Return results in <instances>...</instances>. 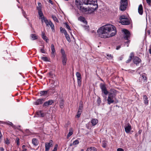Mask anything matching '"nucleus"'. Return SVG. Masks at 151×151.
<instances>
[{
	"label": "nucleus",
	"mask_w": 151,
	"mask_h": 151,
	"mask_svg": "<svg viewBox=\"0 0 151 151\" xmlns=\"http://www.w3.org/2000/svg\"><path fill=\"white\" fill-rule=\"evenodd\" d=\"M85 5H90L95 6L92 9L85 7L81 0H76V4L77 8L83 13L86 14H91L93 12L94 9H96L98 7L97 0H82Z\"/></svg>",
	"instance_id": "1"
},
{
	"label": "nucleus",
	"mask_w": 151,
	"mask_h": 151,
	"mask_svg": "<svg viewBox=\"0 0 151 151\" xmlns=\"http://www.w3.org/2000/svg\"><path fill=\"white\" fill-rule=\"evenodd\" d=\"M97 32L100 37L106 38L114 36L116 34V29L112 24H106L99 29Z\"/></svg>",
	"instance_id": "2"
},
{
	"label": "nucleus",
	"mask_w": 151,
	"mask_h": 151,
	"mask_svg": "<svg viewBox=\"0 0 151 151\" xmlns=\"http://www.w3.org/2000/svg\"><path fill=\"white\" fill-rule=\"evenodd\" d=\"M115 92V90H113L111 92L109 93L107 101L108 104L109 105L113 103L114 101V99H116V95Z\"/></svg>",
	"instance_id": "3"
},
{
	"label": "nucleus",
	"mask_w": 151,
	"mask_h": 151,
	"mask_svg": "<svg viewBox=\"0 0 151 151\" xmlns=\"http://www.w3.org/2000/svg\"><path fill=\"white\" fill-rule=\"evenodd\" d=\"M120 19L121 23L123 25H128L130 24V22L129 19L126 16L122 15L120 17Z\"/></svg>",
	"instance_id": "4"
},
{
	"label": "nucleus",
	"mask_w": 151,
	"mask_h": 151,
	"mask_svg": "<svg viewBox=\"0 0 151 151\" xmlns=\"http://www.w3.org/2000/svg\"><path fill=\"white\" fill-rule=\"evenodd\" d=\"M61 52L62 54L61 59L63 65H65L67 61V58L65 54V52L63 49H61Z\"/></svg>",
	"instance_id": "5"
},
{
	"label": "nucleus",
	"mask_w": 151,
	"mask_h": 151,
	"mask_svg": "<svg viewBox=\"0 0 151 151\" xmlns=\"http://www.w3.org/2000/svg\"><path fill=\"white\" fill-rule=\"evenodd\" d=\"M127 0H121L120 9L122 11H124L127 8Z\"/></svg>",
	"instance_id": "6"
},
{
	"label": "nucleus",
	"mask_w": 151,
	"mask_h": 151,
	"mask_svg": "<svg viewBox=\"0 0 151 151\" xmlns=\"http://www.w3.org/2000/svg\"><path fill=\"white\" fill-rule=\"evenodd\" d=\"M42 19H43V22H44L45 23L46 26L48 27L49 26H50L52 31H54V26L53 23L50 21H49L47 20L46 18H43Z\"/></svg>",
	"instance_id": "7"
},
{
	"label": "nucleus",
	"mask_w": 151,
	"mask_h": 151,
	"mask_svg": "<svg viewBox=\"0 0 151 151\" xmlns=\"http://www.w3.org/2000/svg\"><path fill=\"white\" fill-rule=\"evenodd\" d=\"M123 31L124 33V38L125 40H128L127 42L129 43V40L128 39L130 37V34L129 32L126 29H123Z\"/></svg>",
	"instance_id": "8"
},
{
	"label": "nucleus",
	"mask_w": 151,
	"mask_h": 151,
	"mask_svg": "<svg viewBox=\"0 0 151 151\" xmlns=\"http://www.w3.org/2000/svg\"><path fill=\"white\" fill-rule=\"evenodd\" d=\"M100 86L102 93H104L105 95L109 94V93L107 91L105 85L101 84Z\"/></svg>",
	"instance_id": "9"
},
{
	"label": "nucleus",
	"mask_w": 151,
	"mask_h": 151,
	"mask_svg": "<svg viewBox=\"0 0 151 151\" xmlns=\"http://www.w3.org/2000/svg\"><path fill=\"white\" fill-rule=\"evenodd\" d=\"M76 76L77 78L78 85L80 86L81 83V74L79 72H77Z\"/></svg>",
	"instance_id": "10"
},
{
	"label": "nucleus",
	"mask_w": 151,
	"mask_h": 151,
	"mask_svg": "<svg viewBox=\"0 0 151 151\" xmlns=\"http://www.w3.org/2000/svg\"><path fill=\"white\" fill-rule=\"evenodd\" d=\"M52 140H50L49 142H46L45 144V151H48L50 147L52 146Z\"/></svg>",
	"instance_id": "11"
},
{
	"label": "nucleus",
	"mask_w": 151,
	"mask_h": 151,
	"mask_svg": "<svg viewBox=\"0 0 151 151\" xmlns=\"http://www.w3.org/2000/svg\"><path fill=\"white\" fill-rule=\"evenodd\" d=\"M45 116V114L43 112V111H40L36 112V114L34 117H44Z\"/></svg>",
	"instance_id": "12"
},
{
	"label": "nucleus",
	"mask_w": 151,
	"mask_h": 151,
	"mask_svg": "<svg viewBox=\"0 0 151 151\" xmlns=\"http://www.w3.org/2000/svg\"><path fill=\"white\" fill-rule=\"evenodd\" d=\"M124 129L126 133H128L130 132L132 129V127L130 124L128 123L127 125L124 126Z\"/></svg>",
	"instance_id": "13"
},
{
	"label": "nucleus",
	"mask_w": 151,
	"mask_h": 151,
	"mask_svg": "<svg viewBox=\"0 0 151 151\" xmlns=\"http://www.w3.org/2000/svg\"><path fill=\"white\" fill-rule=\"evenodd\" d=\"M45 99H37L36 101L34 102V104L36 105L41 104L43 103Z\"/></svg>",
	"instance_id": "14"
},
{
	"label": "nucleus",
	"mask_w": 151,
	"mask_h": 151,
	"mask_svg": "<svg viewBox=\"0 0 151 151\" xmlns=\"http://www.w3.org/2000/svg\"><path fill=\"white\" fill-rule=\"evenodd\" d=\"M140 76L139 77V80H142L144 82H147V78L146 77V75L145 73H144L140 75Z\"/></svg>",
	"instance_id": "15"
},
{
	"label": "nucleus",
	"mask_w": 151,
	"mask_h": 151,
	"mask_svg": "<svg viewBox=\"0 0 151 151\" xmlns=\"http://www.w3.org/2000/svg\"><path fill=\"white\" fill-rule=\"evenodd\" d=\"M141 61L140 58L136 56L134 57L133 58V62L137 65L139 64Z\"/></svg>",
	"instance_id": "16"
},
{
	"label": "nucleus",
	"mask_w": 151,
	"mask_h": 151,
	"mask_svg": "<svg viewBox=\"0 0 151 151\" xmlns=\"http://www.w3.org/2000/svg\"><path fill=\"white\" fill-rule=\"evenodd\" d=\"M51 56L52 58H54L55 56V50L54 47V46L53 44H52L51 45Z\"/></svg>",
	"instance_id": "17"
},
{
	"label": "nucleus",
	"mask_w": 151,
	"mask_h": 151,
	"mask_svg": "<svg viewBox=\"0 0 151 151\" xmlns=\"http://www.w3.org/2000/svg\"><path fill=\"white\" fill-rule=\"evenodd\" d=\"M53 101L52 100H49L48 101L45 102L43 105V106H48L49 105H52L53 103Z\"/></svg>",
	"instance_id": "18"
},
{
	"label": "nucleus",
	"mask_w": 151,
	"mask_h": 151,
	"mask_svg": "<svg viewBox=\"0 0 151 151\" xmlns=\"http://www.w3.org/2000/svg\"><path fill=\"white\" fill-rule=\"evenodd\" d=\"M138 12L140 15H142L143 13V7L141 4H140L138 8Z\"/></svg>",
	"instance_id": "19"
},
{
	"label": "nucleus",
	"mask_w": 151,
	"mask_h": 151,
	"mask_svg": "<svg viewBox=\"0 0 151 151\" xmlns=\"http://www.w3.org/2000/svg\"><path fill=\"white\" fill-rule=\"evenodd\" d=\"M98 119H93L91 121V123L93 126L95 125L98 123Z\"/></svg>",
	"instance_id": "20"
},
{
	"label": "nucleus",
	"mask_w": 151,
	"mask_h": 151,
	"mask_svg": "<svg viewBox=\"0 0 151 151\" xmlns=\"http://www.w3.org/2000/svg\"><path fill=\"white\" fill-rule=\"evenodd\" d=\"M32 143L35 146H37L39 143L38 140L36 138H33L32 139Z\"/></svg>",
	"instance_id": "21"
},
{
	"label": "nucleus",
	"mask_w": 151,
	"mask_h": 151,
	"mask_svg": "<svg viewBox=\"0 0 151 151\" xmlns=\"http://www.w3.org/2000/svg\"><path fill=\"white\" fill-rule=\"evenodd\" d=\"M38 14L39 17H40L42 23H43V19H43V18H45L44 17V16H43L42 12L41 11L40 12H38Z\"/></svg>",
	"instance_id": "22"
},
{
	"label": "nucleus",
	"mask_w": 151,
	"mask_h": 151,
	"mask_svg": "<svg viewBox=\"0 0 151 151\" xmlns=\"http://www.w3.org/2000/svg\"><path fill=\"white\" fill-rule=\"evenodd\" d=\"M42 33L41 36L42 38L44 40H45L47 42V41L48 40L47 37L45 36V33L43 32H42Z\"/></svg>",
	"instance_id": "23"
},
{
	"label": "nucleus",
	"mask_w": 151,
	"mask_h": 151,
	"mask_svg": "<svg viewBox=\"0 0 151 151\" xmlns=\"http://www.w3.org/2000/svg\"><path fill=\"white\" fill-rule=\"evenodd\" d=\"M143 97L145 104L146 105H147L148 104V100L147 99V96L144 95L143 96Z\"/></svg>",
	"instance_id": "24"
},
{
	"label": "nucleus",
	"mask_w": 151,
	"mask_h": 151,
	"mask_svg": "<svg viewBox=\"0 0 151 151\" xmlns=\"http://www.w3.org/2000/svg\"><path fill=\"white\" fill-rule=\"evenodd\" d=\"M86 151H96V149L94 147H91L88 148Z\"/></svg>",
	"instance_id": "25"
},
{
	"label": "nucleus",
	"mask_w": 151,
	"mask_h": 151,
	"mask_svg": "<svg viewBox=\"0 0 151 151\" xmlns=\"http://www.w3.org/2000/svg\"><path fill=\"white\" fill-rule=\"evenodd\" d=\"M73 134V131L72 129H70L69 130V132L67 136V138L68 139Z\"/></svg>",
	"instance_id": "26"
},
{
	"label": "nucleus",
	"mask_w": 151,
	"mask_h": 151,
	"mask_svg": "<svg viewBox=\"0 0 151 151\" xmlns=\"http://www.w3.org/2000/svg\"><path fill=\"white\" fill-rule=\"evenodd\" d=\"M48 92L47 91H43L40 92V94L41 96H45L46 95Z\"/></svg>",
	"instance_id": "27"
},
{
	"label": "nucleus",
	"mask_w": 151,
	"mask_h": 151,
	"mask_svg": "<svg viewBox=\"0 0 151 151\" xmlns=\"http://www.w3.org/2000/svg\"><path fill=\"white\" fill-rule=\"evenodd\" d=\"M64 102L63 100L61 99L60 101V106L61 109L64 107Z\"/></svg>",
	"instance_id": "28"
},
{
	"label": "nucleus",
	"mask_w": 151,
	"mask_h": 151,
	"mask_svg": "<svg viewBox=\"0 0 151 151\" xmlns=\"http://www.w3.org/2000/svg\"><path fill=\"white\" fill-rule=\"evenodd\" d=\"M79 143V141L78 140H75L73 143H71L70 144V146H72L73 145H76L78 144Z\"/></svg>",
	"instance_id": "29"
},
{
	"label": "nucleus",
	"mask_w": 151,
	"mask_h": 151,
	"mask_svg": "<svg viewBox=\"0 0 151 151\" xmlns=\"http://www.w3.org/2000/svg\"><path fill=\"white\" fill-rule=\"evenodd\" d=\"M65 37H66L67 40L69 42H70L71 41L70 38L69 37V35L67 33H66L65 35Z\"/></svg>",
	"instance_id": "30"
},
{
	"label": "nucleus",
	"mask_w": 151,
	"mask_h": 151,
	"mask_svg": "<svg viewBox=\"0 0 151 151\" xmlns=\"http://www.w3.org/2000/svg\"><path fill=\"white\" fill-rule=\"evenodd\" d=\"M60 32L62 33H63L64 35L67 33L65 29L64 28H63L62 27H60Z\"/></svg>",
	"instance_id": "31"
},
{
	"label": "nucleus",
	"mask_w": 151,
	"mask_h": 151,
	"mask_svg": "<svg viewBox=\"0 0 151 151\" xmlns=\"http://www.w3.org/2000/svg\"><path fill=\"white\" fill-rule=\"evenodd\" d=\"M31 36L33 40H34L37 39V37L35 34H32L31 35Z\"/></svg>",
	"instance_id": "32"
},
{
	"label": "nucleus",
	"mask_w": 151,
	"mask_h": 151,
	"mask_svg": "<svg viewBox=\"0 0 151 151\" xmlns=\"http://www.w3.org/2000/svg\"><path fill=\"white\" fill-rule=\"evenodd\" d=\"M107 56V58L109 60H111L113 58V56L111 54H107L106 55Z\"/></svg>",
	"instance_id": "33"
},
{
	"label": "nucleus",
	"mask_w": 151,
	"mask_h": 151,
	"mask_svg": "<svg viewBox=\"0 0 151 151\" xmlns=\"http://www.w3.org/2000/svg\"><path fill=\"white\" fill-rule=\"evenodd\" d=\"M52 18L53 19V20L55 22H58V19H57V17L55 16H54V15H52Z\"/></svg>",
	"instance_id": "34"
},
{
	"label": "nucleus",
	"mask_w": 151,
	"mask_h": 151,
	"mask_svg": "<svg viewBox=\"0 0 151 151\" xmlns=\"http://www.w3.org/2000/svg\"><path fill=\"white\" fill-rule=\"evenodd\" d=\"M78 19L79 20L82 22H85V19L82 17H79Z\"/></svg>",
	"instance_id": "35"
},
{
	"label": "nucleus",
	"mask_w": 151,
	"mask_h": 151,
	"mask_svg": "<svg viewBox=\"0 0 151 151\" xmlns=\"http://www.w3.org/2000/svg\"><path fill=\"white\" fill-rule=\"evenodd\" d=\"M107 142L106 141H103L102 142V146L103 147H105L106 146Z\"/></svg>",
	"instance_id": "36"
},
{
	"label": "nucleus",
	"mask_w": 151,
	"mask_h": 151,
	"mask_svg": "<svg viewBox=\"0 0 151 151\" xmlns=\"http://www.w3.org/2000/svg\"><path fill=\"white\" fill-rule=\"evenodd\" d=\"M41 59L45 61H49V60L47 57H42L41 58Z\"/></svg>",
	"instance_id": "37"
},
{
	"label": "nucleus",
	"mask_w": 151,
	"mask_h": 151,
	"mask_svg": "<svg viewBox=\"0 0 151 151\" xmlns=\"http://www.w3.org/2000/svg\"><path fill=\"white\" fill-rule=\"evenodd\" d=\"M48 77L50 78H53V74L52 72H50L48 74Z\"/></svg>",
	"instance_id": "38"
},
{
	"label": "nucleus",
	"mask_w": 151,
	"mask_h": 151,
	"mask_svg": "<svg viewBox=\"0 0 151 151\" xmlns=\"http://www.w3.org/2000/svg\"><path fill=\"white\" fill-rule=\"evenodd\" d=\"M65 25L67 29L69 30H71V29L70 27L69 26V25L67 24V23H65Z\"/></svg>",
	"instance_id": "39"
},
{
	"label": "nucleus",
	"mask_w": 151,
	"mask_h": 151,
	"mask_svg": "<svg viewBox=\"0 0 151 151\" xmlns=\"http://www.w3.org/2000/svg\"><path fill=\"white\" fill-rule=\"evenodd\" d=\"M17 145L19 146V139L18 138H17L16 139Z\"/></svg>",
	"instance_id": "40"
},
{
	"label": "nucleus",
	"mask_w": 151,
	"mask_h": 151,
	"mask_svg": "<svg viewBox=\"0 0 151 151\" xmlns=\"http://www.w3.org/2000/svg\"><path fill=\"white\" fill-rule=\"evenodd\" d=\"M10 142L9 140V139L7 138L6 139V140L5 141V143L6 144L8 145H9L10 144Z\"/></svg>",
	"instance_id": "41"
},
{
	"label": "nucleus",
	"mask_w": 151,
	"mask_h": 151,
	"mask_svg": "<svg viewBox=\"0 0 151 151\" xmlns=\"http://www.w3.org/2000/svg\"><path fill=\"white\" fill-rule=\"evenodd\" d=\"M149 5L151 6V0H146Z\"/></svg>",
	"instance_id": "42"
},
{
	"label": "nucleus",
	"mask_w": 151,
	"mask_h": 151,
	"mask_svg": "<svg viewBox=\"0 0 151 151\" xmlns=\"http://www.w3.org/2000/svg\"><path fill=\"white\" fill-rule=\"evenodd\" d=\"M58 146V145H55L53 150L52 151H57Z\"/></svg>",
	"instance_id": "43"
},
{
	"label": "nucleus",
	"mask_w": 151,
	"mask_h": 151,
	"mask_svg": "<svg viewBox=\"0 0 151 151\" xmlns=\"http://www.w3.org/2000/svg\"><path fill=\"white\" fill-rule=\"evenodd\" d=\"M81 113L79 112V111L77 113V114L76 115V116L77 117V118H79L80 117Z\"/></svg>",
	"instance_id": "44"
},
{
	"label": "nucleus",
	"mask_w": 151,
	"mask_h": 151,
	"mask_svg": "<svg viewBox=\"0 0 151 151\" xmlns=\"http://www.w3.org/2000/svg\"><path fill=\"white\" fill-rule=\"evenodd\" d=\"M25 147L26 146L25 145H22V148L23 149V150H22V151H26L27 149L25 148Z\"/></svg>",
	"instance_id": "45"
},
{
	"label": "nucleus",
	"mask_w": 151,
	"mask_h": 151,
	"mask_svg": "<svg viewBox=\"0 0 151 151\" xmlns=\"http://www.w3.org/2000/svg\"><path fill=\"white\" fill-rule=\"evenodd\" d=\"M83 109V106H82V104H81V103H80V106H79V109L80 110H82Z\"/></svg>",
	"instance_id": "46"
},
{
	"label": "nucleus",
	"mask_w": 151,
	"mask_h": 151,
	"mask_svg": "<svg viewBox=\"0 0 151 151\" xmlns=\"http://www.w3.org/2000/svg\"><path fill=\"white\" fill-rule=\"evenodd\" d=\"M132 59L131 58L129 57V58H128V60L126 61V63H129L131 61Z\"/></svg>",
	"instance_id": "47"
},
{
	"label": "nucleus",
	"mask_w": 151,
	"mask_h": 151,
	"mask_svg": "<svg viewBox=\"0 0 151 151\" xmlns=\"http://www.w3.org/2000/svg\"><path fill=\"white\" fill-rule=\"evenodd\" d=\"M134 56V54L133 52H132L130 53V56L129 57V58H131L132 59V58Z\"/></svg>",
	"instance_id": "48"
},
{
	"label": "nucleus",
	"mask_w": 151,
	"mask_h": 151,
	"mask_svg": "<svg viewBox=\"0 0 151 151\" xmlns=\"http://www.w3.org/2000/svg\"><path fill=\"white\" fill-rule=\"evenodd\" d=\"M37 9L38 10V12L42 11L41 10V9L40 7H37Z\"/></svg>",
	"instance_id": "49"
},
{
	"label": "nucleus",
	"mask_w": 151,
	"mask_h": 151,
	"mask_svg": "<svg viewBox=\"0 0 151 151\" xmlns=\"http://www.w3.org/2000/svg\"><path fill=\"white\" fill-rule=\"evenodd\" d=\"M117 151H124V150L122 148H118L117 149Z\"/></svg>",
	"instance_id": "50"
},
{
	"label": "nucleus",
	"mask_w": 151,
	"mask_h": 151,
	"mask_svg": "<svg viewBox=\"0 0 151 151\" xmlns=\"http://www.w3.org/2000/svg\"><path fill=\"white\" fill-rule=\"evenodd\" d=\"M40 52L42 53H45V50H44L43 48L41 49L40 50Z\"/></svg>",
	"instance_id": "51"
},
{
	"label": "nucleus",
	"mask_w": 151,
	"mask_h": 151,
	"mask_svg": "<svg viewBox=\"0 0 151 151\" xmlns=\"http://www.w3.org/2000/svg\"><path fill=\"white\" fill-rule=\"evenodd\" d=\"M7 124L9 125H10L11 126H13V124L11 122H9L8 123H7Z\"/></svg>",
	"instance_id": "52"
},
{
	"label": "nucleus",
	"mask_w": 151,
	"mask_h": 151,
	"mask_svg": "<svg viewBox=\"0 0 151 151\" xmlns=\"http://www.w3.org/2000/svg\"><path fill=\"white\" fill-rule=\"evenodd\" d=\"M97 101H98V104H100V103L101 101L100 100V98H99L98 99Z\"/></svg>",
	"instance_id": "53"
},
{
	"label": "nucleus",
	"mask_w": 151,
	"mask_h": 151,
	"mask_svg": "<svg viewBox=\"0 0 151 151\" xmlns=\"http://www.w3.org/2000/svg\"><path fill=\"white\" fill-rule=\"evenodd\" d=\"M120 47H121L120 46H118L116 47V49L117 50H119L120 49Z\"/></svg>",
	"instance_id": "54"
},
{
	"label": "nucleus",
	"mask_w": 151,
	"mask_h": 151,
	"mask_svg": "<svg viewBox=\"0 0 151 151\" xmlns=\"http://www.w3.org/2000/svg\"><path fill=\"white\" fill-rule=\"evenodd\" d=\"M0 150H1V151H4V148L2 147H0Z\"/></svg>",
	"instance_id": "55"
},
{
	"label": "nucleus",
	"mask_w": 151,
	"mask_h": 151,
	"mask_svg": "<svg viewBox=\"0 0 151 151\" xmlns=\"http://www.w3.org/2000/svg\"><path fill=\"white\" fill-rule=\"evenodd\" d=\"M149 53L151 54V47L149 49Z\"/></svg>",
	"instance_id": "56"
},
{
	"label": "nucleus",
	"mask_w": 151,
	"mask_h": 151,
	"mask_svg": "<svg viewBox=\"0 0 151 151\" xmlns=\"http://www.w3.org/2000/svg\"><path fill=\"white\" fill-rule=\"evenodd\" d=\"M82 110H80V109H78V111H79V112L82 113Z\"/></svg>",
	"instance_id": "57"
},
{
	"label": "nucleus",
	"mask_w": 151,
	"mask_h": 151,
	"mask_svg": "<svg viewBox=\"0 0 151 151\" xmlns=\"http://www.w3.org/2000/svg\"><path fill=\"white\" fill-rule=\"evenodd\" d=\"M49 2L51 4H52V1L51 0H49Z\"/></svg>",
	"instance_id": "58"
},
{
	"label": "nucleus",
	"mask_w": 151,
	"mask_h": 151,
	"mask_svg": "<svg viewBox=\"0 0 151 151\" xmlns=\"http://www.w3.org/2000/svg\"><path fill=\"white\" fill-rule=\"evenodd\" d=\"M12 126L13 127V128H14V129H16V127H15V126H14V125H13V126Z\"/></svg>",
	"instance_id": "59"
},
{
	"label": "nucleus",
	"mask_w": 151,
	"mask_h": 151,
	"mask_svg": "<svg viewBox=\"0 0 151 151\" xmlns=\"http://www.w3.org/2000/svg\"><path fill=\"white\" fill-rule=\"evenodd\" d=\"M141 132H142V131H141V130H139L138 132L139 133V134H140L141 133Z\"/></svg>",
	"instance_id": "60"
},
{
	"label": "nucleus",
	"mask_w": 151,
	"mask_h": 151,
	"mask_svg": "<svg viewBox=\"0 0 151 151\" xmlns=\"http://www.w3.org/2000/svg\"><path fill=\"white\" fill-rule=\"evenodd\" d=\"M137 136H138V134H137V133L135 134V137H137Z\"/></svg>",
	"instance_id": "61"
},
{
	"label": "nucleus",
	"mask_w": 151,
	"mask_h": 151,
	"mask_svg": "<svg viewBox=\"0 0 151 151\" xmlns=\"http://www.w3.org/2000/svg\"><path fill=\"white\" fill-rule=\"evenodd\" d=\"M23 15H24V14H25V13L24 12H23Z\"/></svg>",
	"instance_id": "62"
},
{
	"label": "nucleus",
	"mask_w": 151,
	"mask_h": 151,
	"mask_svg": "<svg viewBox=\"0 0 151 151\" xmlns=\"http://www.w3.org/2000/svg\"><path fill=\"white\" fill-rule=\"evenodd\" d=\"M40 3H38V4L39 5V4H40Z\"/></svg>",
	"instance_id": "63"
}]
</instances>
